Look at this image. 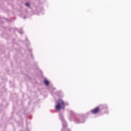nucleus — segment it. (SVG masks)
<instances>
[{"instance_id":"f257e3e1","label":"nucleus","mask_w":131,"mask_h":131,"mask_svg":"<svg viewBox=\"0 0 131 131\" xmlns=\"http://www.w3.org/2000/svg\"><path fill=\"white\" fill-rule=\"evenodd\" d=\"M55 109L57 110V111H60L61 109H65V103L64 101L62 99H58L56 102L55 105Z\"/></svg>"},{"instance_id":"f03ea898","label":"nucleus","mask_w":131,"mask_h":131,"mask_svg":"<svg viewBox=\"0 0 131 131\" xmlns=\"http://www.w3.org/2000/svg\"><path fill=\"white\" fill-rule=\"evenodd\" d=\"M91 112L93 114H97V113H99V112H100V107H96L95 108L92 110Z\"/></svg>"},{"instance_id":"7ed1b4c3","label":"nucleus","mask_w":131,"mask_h":131,"mask_svg":"<svg viewBox=\"0 0 131 131\" xmlns=\"http://www.w3.org/2000/svg\"><path fill=\"white\" fill-rule=\"evenodd\" d=\"M44 83H45V85H49L50 83L49 82V81H48V80L45 79L44 80Z\"/></svg>"},{"instance_id":"20e7f679","label":"nucleus","mask_w":131,"mask_h":131,"mask_svg":"<svg viewBox=\"0 0 131 131\" xmlns=\"http://www.w3.org/2000/svg\"><path fill=\"white\" fill-rule=\"evenodd\" d=\"M26 6L27 7H30L29 3H26Z\"/></svg>"}]
</instances>
